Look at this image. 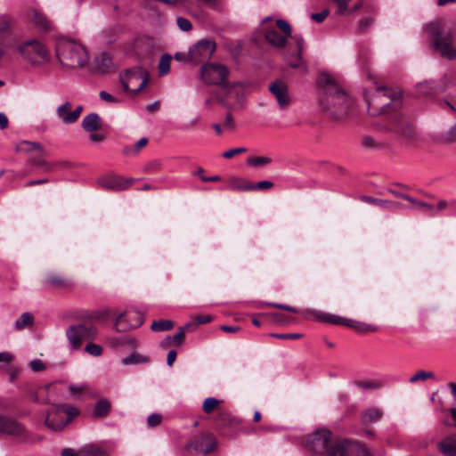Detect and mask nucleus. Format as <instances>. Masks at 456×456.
<instances>
[{"label": "nucleus", "mask_w": 456, "mask_h": 456, "mask_svg": "<svg viewBox=\"0 0 456 456\" xmlns=\"http://www.w3.org/2000/svg\"><path fill=\"white\" fill-rule=\"evenodd\" d=\"M81 456H110L109 453L100 445L87 444L81 448Z\"/></svg>", "instance_id": "obj_31"}, {"label": "nucleus", "mask_w": 456, "mask_h": 456, "mask_svg": "<svg viewBox=\"0 0 456 456\" xmlns=\"http://www.w3.org/2000/svg\"><path fill=\"white\" fill-rule=\"evenodd\" d=\"M418 92L423 95H431L437 92L434 81H424L417 85Z\"/></svg>", "instance_id": "obj_37"}, {"label": "nucleus", "mask_w": 456, "mask_h": 456, "mask_svg": "<svg viewBox=\"0 0 456 456\" xmlns=\"http://www.w3.org/2000/svg\"><path fill=\"white\" fill-rule=\"evenodd\" d=\"M235 124L232 118V115L228 112L224 120L223 128L226 131H232L234 129Z\"/></svg>", "instance_id": "obj_51"}, {"label": "nucleus", "mask_w": 456, "mask_h": 456, "mask_svg": "<svg viewBox=\"0 0 456 456\" xmlns=\"http://www.w3.org/2000/svg\"><path fill=\"white\" fill-rule=\"evenodd\" d=\"M46 155H41V153H37V156H31L28 159V162L31 166L36 167H44L45 171L49 170V166L47 161L45 159Z\"/></svg>", "instance_id": "obj_39"}, {"label": "nucleus", "mask_w": 456, "mask_h": 456, "mask_svg": "<svg viewBox=\"0 0 456 456\" xmlns=\"http://www.w3.org/2000/svg\"><path fill=\"white\" fill-rule=\"evenodd\" d=\"M329 13H330L329 9H324L321 12L312 13L311 18L314 21L320 23V22H322L327 18Z\"/></svg>", "instance_id": "obj_57"}, {"label": "nucleus", "mask_w": 456, "mask_h": 456, "mask_svg": "<svg viewBox=\"0 0 456 456\" xmlns=\"http://www.w3.org/2000/svg\"><path fill=\"white\" fill-rule=\"evenodd\" d=\"M426 29L433 34L435 49L439 52L441 56L449 60L456 57V48L453 46L455 35L452 30H441L438 22L427 25Z\"/></svg>", "instance_id": "obj_6"}, {"label": "nucleus", "mask_w": 456, "mask_h": 456, "mask_svg": "<svg viewBox=\"0 0 456 456\" xmlns=\"http://www.w3.org/2000/svg\"><path fill=\"white\" fill-rule=\"evenodd\" d=\"M273 186L270 181H260L256 183H251L248 181L243 182V184L236 186V189L240 191H253V190H266Z\"/></svg>", "instance_id": "obj_28"}, {"label": "nucleus", "mask_w": 456, "mask_h": 456, "mask_svg": "<svg viewBox=\"0 0 456 456\" xmlns=\"http://www.w3.org/2000/svg\"><path fill=\"white\" fill-rule=\"evenodd\" d=\"M228 74V69L222 64L208 63L201 68V77L208 85H220L223 87Z\"/></svg>", "instance_id": "obj_11"}, {"label": "nucleus", "mask_w": 456, "mask_h": 456, "mask_svg": "<svg viewBox=\"0 0 456 456\" xmlns=\"http://www.w3.org/2000/svg\"><path fill=\"white\" fill-rule=\"evenodd\" d=\"M353 456H371L370 452L364 446L354 443Z\"/></svg>", "instance_id": "obj_54"}, {"label": "nucleus", "mask_w": 456, "mask_h": 456, "mask_svg": "<svg viewBox=\"0 0 456 456\" xmlns=\"http://www.w3.org/2000/svg\"><path fill=\"white\" fill-rule=\"evenodd\" d=\"M171 56L169 54H164L159 62V73L160 76L167 75L170 70Z\"/></svg>", "instance_id": "obj_42"}, {"label": "nucleus", "mask_w": 456, "mask_h": 456, "mask_svg": "<svg viewBox=\"0 0 456 456\" xmlns=\"http://www.w3.org/2000/svg\"><path fill=\"white\" fill-rule=\"evenodd\" d=\"M20 57L33 67H43L51 60V54L45 45L37 39H28L16 46Z\"/></svg>", "instance_id": "obj_4"}, {"label": "nucleus", "mask_w": 456, "mask_h": 456, "mask_svg": "<svg viewBox=\"0 0 456 456\" xmlns=\"http://www.w3.org/2000/svg\"><path fill=\"white\" fill-rule=\"evenodd\" d=\"M409 202L412 204V208L417 210H420L423 212H434L435 208L433 205L419 201L412 197L410 196V200H408Z\"/></svg>", "instance_id": "obj_40"}, {"label": "nucleus", "mask_w": 456, "mask_h": 456, "mask_svg": "<svg viewBox=\"0 0 456 456\" xmlns=\"http://www.w3.org/2000/svg\"><path fill=\"white\" fill-rule=\"evenodd\" d=\"M31 20L33 23L40 29L47 30L51 28V22L46 16L37 10L31 12Z\"/></svg>", "instance_id": "obj_29"}, {"label": "nucleus", "mask_w": 456, "mask_h": 456, "mask_svg": "<svg viewBox=\"0 0 456 456\" xmlns=\"http://www.w3.org/2000/svg\"><path fill=\"white\" fill-rule=\"evenodd\" d=\"M56 56L61 65L70 69L83 68L89 60L86 48L70 39H60L57 42Z\"/></svg>", "instance_id": "obj_3"}, {"label": "nucleus", "mask_w": 456, "mask_h": 456, "mask_svg": "<svg viewBox=\"0 0 456 456\" xmlns=\"http://www.w3.org/2000/svg\"><path fill=\"white\" fill-rule=\"evenodd\" d=\"M269 90L276 98L277 103L281 109H285L290 104L291 100L288 86L284 82L277 80L272 83L269 86Z\"/></svg>", "instance_id": "obj_17"}, {"label": "nucleus", "mask_w": 456, "mask_h": 456, "mask_svg": "<svg viewBox=\"0 0 456 456\" xmlns=\"http://www.w3.org/2000/svg\"><path fill=\"white\" fill-rule=\"evenodd\" d=\"M360 200L365 203L372 204L388 210H396L397 208H401L400 203L393 200L377 199L370 196H362Z\"/></svg>", "instance_id": "obj_24"}, {"label": "nucleus", "mask_w": 456, "mask_h": 456, "mask_svg": "<svg viewBox=\"0 0 456 456\" xmlns=\"http://www.w3.org/2000/svg\"><path fill=\"white\" fill-rule=\"evenodd\" d=\"M150 362L149 357L141 355L137 353H132L130 355L122 358L121 363L123 365L147 363Z\"/></svg>", "instance_id": "obj_35"}, {"label": "nucleus", "mask_w": 456, "mask_h": 456, "mask_svg": "<svg viewBox=\"0 0 456 456\" xmlns=\"http://www.w3.org/2000/svg\"><path fill=\"white\" fill-rule=\"evenodd\" d=\"M220 401L217 400L215 397H208L202 405V410L205 413H211L213 411L217 409V406L219 405Z\"/></svg>", "instance_id": "obj_43"}, {"label": "nucleus", "mask_w": 456, "mask_h": 456, "mask_svg": "<svg viewBox=\"0 0 456 456\" xmlns=\"http://www.w3.org/2000/svg\"><path fill=\"white\" fill-rule=\"evenodd\" d=\"M382 414L383 412L380 409L370 408L362 412L361 419L363 424L368 425L378 421Z\"/></svg>", "instance_id": "obj_30"}, {"label": "nucleus", "mask_w": 456, "mask_h": 456, "mask_svg": "<svg viewBox=\"0 0 456 456\" xmlns=\"http://www.w3.org/2000/svg\"><path fill=\"white\" fill-rule=\"evenodd\" d=\"M119 80L124 91L131 96H135L146 86L149 81V74L145 69L135 67L121 74Z\"/></svg>", "instance_id": "obj_10"}, {"label": "nucleus", "mask_w": 456, "mask_h": 456, "mask_svg": "<svg viewBox=\"0 0 456 456\" xmlns=\"http://www.w3.org/2000/svg\"><path fill=\"white\" fill-rule=\"evenodd\" d=\"M162 419V417L160 414L158 413H152L151 414L147 419V424L151 428L157 427L159 424H160Z\"/></svg>", "instance_id": "obj_53"}, {"label": "nucleus", "mask_w": 456, "mask_h": 456, "mask_svg": "<svg viewBox=\"0 0 456 456\" xmlns=\"http://www.w3.org/2000/svg\"><path fill=\"white\" fill-rule=\"evenodd\" d=\"M147 138H141L134 146L126 147L124 149V153L126 155H135L142 147L147 144Z\"/></svg>", "instance_id": "obj_44"}, {"label": "nucleus", "mask_w": 456, "mask_h": 456, "mask_svg": "<svg viewBox=\"0 0 456 456\" xmlns=\"http://www.w3.org/2000/svg\"><path fill=\"white\" fill-rule=\"evenodd\" d=\"M99 96L102 101H105L110 103L119 102V100L118 98L114 97L113 95H111L110 94H109L106 91H101L99 94Z\"/></svg>", "instance_id": "obj_58"}, {"label": "nucleus", "mask_w": 456, "mask_h": 456, "mask_svg": "<svg viewBox=\"0 0 456 456\" xmlns=\"http://www.w3.org/2000/svg\"><path fill=\"white\" fill-rule=\"evenodd\" d=\"M354 386L362 390L378 389L380 387V384L371 381H355Z\"/></svg>", "instance_id": "obj_49"}, {"label": "nucleus", "mask_w": 456, "mask_h": 456, "mask_svg": "<svg viewBox=\"0 0 456 456\" xmlns=\"http://www.w3.org/2000/svg\"><path fill=\"white\" fill-rule=\"evenodd\" d=\"M61 456H81L80 452L77 453L72 448H66L61 451Z\"/></svg>", "instance_id": "obj_64"}, {"label": "nucleus", "mask_w": 456, "mask_h": 456, "mask_svg": "<svg viewBox=\"0 0 456 456\" xmlns=\"http://www.w3.org/2000/svg\"><path fill=\"white\" fill-rule=\"evenodd\" d=\"M346 326L354 329L359 333L373 332L378 330V327L373 324H369L351 319H347Z\"/></svg>", "instance_id": "obj_27"}, {"label": "nucleus", "mask_w": 456, "mask_h": 456, "mask_svg": "<svg viewBox=\"0 0 456 456\" xmlns=\"http://www.w3.org/2000/svg\"><path fill=\"white\" fill-rule=\"evenodd\" d=\"M0 434L12 436L22 442L28 438V433L24 425L5 415H0Z\"/></svg>", "instance_id": "obj_12"}, {"label": "nucleus", "mask_w": 456, "mask_h": 456, "mask_svg": "<svg viewBox=\"0 0 456 456\" xmlns=\"http://www.w3.org/2000/svg\"><path fill=\"white\" fill-rule=\"evenodd\" d=\"M437 447L444 456H456V433L442 439Z\"/></svg>", "instance_id": "obj_20"}, {"label": "nucleus", "mask_w": 456, "mask_h": 456, "mask_svg": "<svg viewBox=\"0 0 456 456\" xmlns=\"http://www.w3.org/2000/svg\"><path fill=\"white\" fill-rule=\"evenodd\" d=\"M273 337L281 339H297L302 337L300 333H282V334H272Z\"/></svg>", "instance_id": "obj_59"}, {"label": "nucleus", "mask_w": 456, "mask_h": 456, "mask_svg": "<svg viewBox=\"0 0 456 456\" xmlns=\"http://www.w3.org/2000/svg\"><path fill=\"white\" fill-rule=\"evenodd\" d=\"M246 84L242 82L226 83L221 87L217 101L226 109L239 110L244 108Z\"/></svg>", "instance_id": "obj_8"}, {"label": "nucleus", "mask_w": 456, "mask_h": 456, "mask_svg": "<svg viewBox=\"0 0 456 456\" xmlns=\"http://www.w3.org/2000/svg\"><path fill=\"white\" fill-rule=\"evenodd\" d=\"M66 337L70 349L78 350L83 343L93 342L98 337V330L92 324H76L69 327Z\"/></svg>", "instance_id": "obj_9"}, {"label": "nucleus", "mask_w": 456, "mask_h": 456, "mask_svg": "<svg viewBox=\"0 0 456 456\" xmlns=\"http://www.w3.org/2000/svg\"><path fill=\"white\" fill-rule=\"evenodd\" d=\"M428 379H435V374L432 371L419 370L409 379L410 383L418 381H426Z\"/></svg>", "instance_id": "obj_41"}, {"label": "nucleus", "mask_w": 456, "mask_h": 456, "mask_svg": "<svg viewBox=\"0 0 456 456\" xmlns=\"http://www.w3.org/2000/svg\"><path fill=\"white\" fill-rule=\"evenodd\" d=\"M317 83L323 87V98L321 100L323 110L334 118H346L350 112L353 102L338 86L335 78L328 73H322L318 77Z\"/></svg>", "instance_id": "obj_1"}, {"label": "nucleus", "mask_w": 456, "mask_h": 456, "mask_svg": "<svg viewBox=\"0 0 456 456\" xmlns=\"http://www.w3.org/2000/svg\"><path fill=\"white\" fill-rule=\"evenodd\" d=\"M247 151V149L246 148H243V147H240V148H234V149H230L226 151H224L222 156L224 158V159H231L232 157H234L235 155L237 154H240V153H244Z\"/></svg>", "instance_id": "obj_52"}, {"label": "nucleus", "mask_w": 456, "mask_h": 456, "mask_svg": "<svg viewBox=\"0 0 456 456\" xmlns=\"http://www.w3.org/2000/svg\"><path fill=\"white\" fill-rule=\"evenodd\" d=\"M354 443L341 441L334 444L328 451L327 456H353Z\"/></svg>", "instance_id": "obj_19"}, {"label": "nucleus", "mask_w": 456, "mask_h": 456, "mask_svg": "<svg viewBox=\"0 0 456 456\" xmlns=\"http://www.w3.org/2000/svg\"><path fill=\"white\" fill-rule=\"evenodd\" d=\"M79 414V411L68 404H53L46 412L45 425L53 431H61L65 426Z\"/></svg>", "instance_id": "obj_7"}, {"label": "nucleus", "mask_w": 456, "mask_h": 456, "mask_svg": "<svg viewBox=\"0 0 456 456\" xmlns=\"http://www.w3.org/2000/svg\"><path fill=\"white\" fill-rule=\"evenodd\" d=\"M271 161V159L268 157H250L247 159V164L251 167H258L268 165Z\"/></svg>", "instance_id": "obj_48"}, {"label": "nucleus", "mask_w": 456, "mask_h": 456, "mask_svg": "<svg viewBox=\"0 0 456 456\" xmlns=\"http://www.w3.org/2000/svg\"><path fill=\"white\" fill-rule=\"evenodd\" d=\"M18 150L26 152L37 151V153H41V155H46L44 147L37 142L22 141L18 145Z\"/></svg>", "instance_id": "obj_32"}, {"label": "nucleus", "mask_w": 456, "mask_h": 456, "mask_svg": "<svg viewBox=\"0 0 456 456\" xmlns=\"http://www.w3.org/2000/svg\"><path fill=\"white\" fill-rule=\"evenodd\" d=\"M176 24L179 27V28L183 31H189L191 29V23L188 19L178 17L176 19Z\"/></svg>", "instance_id": "obj_50"}, {"label": "nucleus", "mask_w": 456, "mask_h": 456, "mask_svg": "<svg viewBox=\"0 0 456 456\" xmlns=\"http://www.w3.org/2000/svg\"><path fill=\"white\" fill-rule=\"evenodd\" d=\"M439 142L445 145L456 142V125L451 126L447 131L440 134Z\"/></svg>", "instance_id": "obj_36"}, {"label": "nucleus", "mask_w": 456, "mask_h": 456, "mask_svg": "<svg viewBox=\"0 0 456 456\" xmlns=\"http://www.w3.org/2000/svg\"><path fill=\"white\" fill-rule=\"evenodd\" d=\"M112 61L110 56L106 53H102L95 56L94 61V70L97 73L104 74L110 70Z\"/></svg>", "instance_id": "obj_23"}, {"label": "nucleus", "mask_w": 456, "mask_h": 456, "mask_svg": "<svg viewBox=\"0 0 456 456\" xmlns=\"http://www.w3.org/2000/svg\"><path fill=\"white\" fill-rule=\"evenodd\" d=\"M331 432L326 428H320L307 437L306 447L315 453L328 454L330 448Z\"/></svg>", "instance_id": "obj_13"}, {"label": "nucleus", "mask_w": 456, "mask_h": 456, "mask_svg": "<svg viewBox=\"0 0 456 456\" xmlns=\"http://www.w3.org/2000/svg\"><path fill=\"white\" fill-rule=\"evenodd\" d=\"M216 50V43L209 39L199 41L189 51V58L193 63L208 60Z\"/></svg>", "instance_id": "obj_14"}, {"label": "nucleus", "mask_w": 456, "mask_h": 456, "mask_svg": "<svg viewBox=\"0 0 456 456\" xmlns=\"http://www.w3.org/2000/svg\"><path fill=\"white\" fill-rule=\"evenodd\" d=\"M144 322V316L138 311H127L120 314L115 322L116 327L122 331L137 329Z\"/></svg>", "instance_id": "obj_15"}, {"label": "nucleus", "mask_w": 456, "mask_h": 456, "mask_svg": "<svg viewBox=\"0 0 456 456\" xmlns=\"http://www.w3.org/2000/svg\"><path fill=\"white\" fill-rule=\"evenodd\" d=\"M272 20L273 19L271 17H266L262 20L261 29L264 34L265 40L268 45L276 49H283L287 45L288 38L294 39L291 26L284 20H277L276 26L284 34L281 35L274 27L266 25V23Z\"/></svg>", "instance_id": "obj_5"}, {"label": "nucleus", "mask_w": 456, "mask_h": 456, "mask_svg": "<svg viewBox=\"0 0 456 456\" xmlns=\"http://www.w3.org/2000/svg\"><path fill=\"white\" fill-rule=\"evenodd\" d=\"M161 168V161L153 159L145 166V170L149 172H157Z\"/></svg>", "instance_id": "obj_56"}, {"label": "nucleus", "mask_w": 456, "mask_h": 456, "mask_svg": "<svg viewBox=\"0 0 456 456\" xmlns=\"http://www.w3.org/2000/svg\"><path fill=\"white\" fill-rule=\"evenodd\" d=\"M216 447V442L215 438L211 436H205L200 437L199 440L195 442L194 449L195 451L201 452L203 454H208L215 450Z\"/></svg>", "instance_id": "obj_22"}, {"label": "nucleus", "mask_w": 456, "mask_h": 456, "mask_svg": "<svg viewBox=\"0 0 456 456\" xmlns=\"http://www.w3.org/2000/svg\"><path fill=\"white\" fill-rule=\"evenodd\" d=\"M110 409V403L107 400L102 399L95 403L93 414L95 418H102L109 413Z\"/></svg>", "instance_id": "obj_34"}, {"label": "nucleus", "mask_w": 456, "mask_h": 456, "mask_svg": "<svg viewBox=\"0 0 456 456\" xmlns=\"http://www.w3.org/2000/svg\"><path fill=\"white\" fill-rule=\"evenodd\" d=\"M29 366L33 371H41L45 369L44 362L39 359L32 360Z\"/></svg>", "instance_id": "obj_61"}, {"label": "nucleus", "mask_w": 456, "mask_h": 456, "mask_svg": "<svg viewBox=\"0 0 456 456\" xmlns=\"http://www.w3.org/2000/svg\"><path fill=\"white\" fill-rule=\"evenodd\" d=\"M294 40L296 42L297 47V60L296 61H289V64L291 68H302L304 72H307V67L303 62L301 54L304 47V39L302 36L300 35H294Z\"/></svg>", "instance_id": "obj_25"}, {"label": "nucleus", "mask_w": 456, "mask_h": 456, "mask_svg": "<svg viewBox=\"0 0 456 456\" xmlns=\"http://www.w3.org/2000/svg\"><path fill=\"white\" fill-rule=\"evenodd\" d=\"M33 323H34L33 315L28 312H25L15 322L14 329L17 330H21L25 328L31 327L33 325Z\"/></svg>", "instance_id": "obj_33"}, {"label": "nucleus", "mask_w": 456, "mask_h": 456, "mask_svg": "<svg viewBox=\"0 0 456 456\" xmlns=\"http://www.w3.org/2000/svg\"><path fill=\"white\" fill-rule=\"evenodd\" d=\"M83 110L81 105L77 106L74 110L69 101H65L60 104L56 109L57 118L65 125H70L76 123Z\"/></svg>", "instance_id": "obj_16"}, {"label": "nucleus", "mask_w": 456, "mask_h": 456, "mask_svg": "<svg viewBox=\"0 0 456 456\" xmlns=\"http://www.w3.org/2000/svg\"><path fill=\"white\" fill-rule=\"evenodd\" d=\"M455 206H456V200L446 201V200H441L437 203L436 210L443 211L448 207H455Z\"/></svg>", "instance_id": "obj_63"}, {"label": "nucleus", "mask_w": 456, "mask_h": 456, "mask_svg": "<svg viewBox=\"0 0 456 456\" xmlns=\"http://www.w3.org/2000/svg\"><path fill=\"white\" fill-rule=\"evenodd\" d=\"M47 281L50 284L56 287H62L65 285L64 280L58 275H51L47 278Z\"/></svg>", "instance_id": "obj_60"}, {"label": "nucleus", "mask_w": 456, "mask_h": 456, "mask_svg": "<svg viewBox=\"0 0 456 456\" xmlns=\"http://www.w3.org/2000/svg\"><path fill=\"white\" fill-rule=\"evenodd\" d=\"M265 305H268V306H271V307H274V308L289 311V312H291L293 314H297L298 312L297 308H295L293 306H290V305H288L278 304V303H266Z\"/></svg>", "instance_id": "obj_55"}, {"label": "nucleus", "mask_w": 456, "mask_h": 456, "mask_svg": "<svg viewBox=\"0 0 456 456\" xmlns=\"http://www.w3.org/2000/svg\"><path fill=\"white\" fill-rule=\"evenodd\" d=\"M69 389L70 394L73 396H76V395H78L82 394L83 392H85L86 389V386H85V385H82V386L69 385Z\"/></svg>", "instance_id": "obj_62"}, {"label": "nucleus", "mask_w": 456, "mask_h": 456, "mask_svg": "<svg viewBox=\"0 0 456 456\" xmlns=\"http://www.w3.org/2000/svg\"><path fill=\"white\" fill-rule=\"evenodd\" d=\"M366 12L371 13V16L362 18L357 24V31L364 33L367 31L374 23L375 16L377 14V8L365 1V5L362 7Z\"/></svg>", "instance_id": "obj_21"}, {"label": "nucleus", "mask_w": 456, "mask_h": 456, "mask_svg": "<svg viewBox=\"0 0 456 456\" xmlns=\"http://www.w3.org/2000/svg\"><path fill=\"white\" fill-rule=\"evenodd\" d=\"M100 116L96 113H90L82 120V127L85 131L93 133L100 129Z\"/></svg>", "instance_id": "obj_26"}, {"label": "nucleus", "mask_w": 456, "mask_h": 456, "mask_svg": "<svg viewBox=\"0 0 456 456\" xmlns=\"http://www.w3.org/2000/svg\"><path fill=\"white\" fill-rule=\"evenodd\" d=\"M368 111L372 116L389 114L390 124L387 130L406 137L411 136V126L395 110L392 104L391 93L387 89H377L376 94L368 101Z\"/></svg>", "instance_id": "obj_2"}, {"label": "nucleus", "mask_w": 456, "mask_h": 456, "mask_svg": "<svg viewBox=\"0 0 456 456\" xmlns=\"http://www.w3.org/2000/svg\"><path fill=\"white\" fill-rule=\"evenodd\" d=\"M320 319L322 321H324L326 322H330L332 324H338V325H346L347 319L334 315V314H322Z\"/></svg>", "instance_id": "obj_46"}, {"label": "nucleus", "mask_w": 456, "mask_h": 456, "mask_svg": "<svg viewBox=\"0 0 456 456\" xmlns=\"http://www.w3.org/2000/svg\"><path fill=\"white\" fill-rule=\"evenodd\" d=\"M184 336H185V328H179L178 332L173 336H168L166 338V341L167 344L175 343L178 346H181L183 342Z\"/></svg>", "instance_id": "obj_45"}, {"label": "nucleus", "mask_w": 456, "mask_h": 456, "mask_svg": "<svg viewBox=\"0 0 456 456\" xmlns=\"http://www.w3.org/2000/svg\"><path fill=\"white\" fill-rule=\"evenodd\" d=\"M85 351L92 356L98 357L102 354L103 349L100 345L88 342L86 343Z\"/></svg>", "instance_id": "obj_47"}, {"label": "nucleus", "mask_w": 456, "mask_h": 456, "mask_svg": "<svg viewBox=\"0 0 456 456\" xmlns=\"http://www.w3.org/2000/svg\"><path fill=\"white\" fill-rule=\"evenodd\" d=\"M102 187L111 191H123L130 186V182L120 176L107 175L99 179Z\"/></svg>", "instance_id": "obj_18"}, {"label": "nucleus", "mask_w": 456, "mask_h": 456, "mask_svg": "<svg viewBox=\"0 0 456 456\" xmlns=\"http://www.w3.org/2000/svg\"><path fill=\"white\" fill-rule=\"evenodd\" d=\"M174 326V323L172 321L170 320H159V321H154L152 323H151V330L153 331H165V330H169L173 328Z\"/></svg>", "instance_id": "obj_38"}]
</instances>
